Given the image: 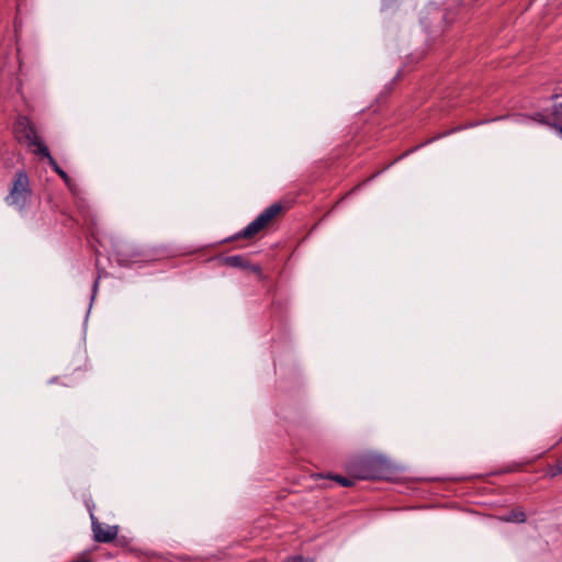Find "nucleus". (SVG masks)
<instances>
[{
    "label": "nucleus",
    "instance_id": "1",
    "mask_svg": "<svg viewBox=\"0 0 562 562\" xmlns=\"http://www.w3.org/2000/svg\"><path fill=\"white\" fill-rule=\"evenodd\" d=\"M347 472L357 480H383L391 473L387 461L379 456H357L347 463Z\"/></svg>",
    "mask_w": 562,
    "mask_h": 562
},
{
    "label": "nucleus",
    "instance_id": "2",
    "mask_svg": "<svg viewBox=\"0 0 562 562\" xmlns=\"http://www.w3.org/2000/svg\"><path fill=\"white\" fill-rule=\"evenodd\" d=\"M32 195L30 179L24 170H18L12 180L10 192L5 198L7 204L22 211Z\"/></svg>",
    "mask_w": 562,
    "mask_h": 562
},
{
    "label": "nucleus",
    "instance_id": "3",
    "mask_svg": "<svg viewBox=\"0 0 562 562\" xmlns=\"http://www.w3.org/2000/svg\"><path fill=\"white\" fill-rule=\"evenodd\" d=\"M283 206L280 203H273L263 210L251 223H249L244 229L238 232L232 237L235 239H249L259 234L261 231L267 228L274 218L281 215Z\"/></svg>",
    "mask_w": 562,
    "mask_h": 562
},
{
    "label": "nucleus",
    "instance_id": "4",
    "mask_svg": "<svg viewBox=\"0 0 562 562\" xmlns=\"http://www.w3.org/2000/svg\"><path fill=\"white\" fill-rule=\"evenodd\" d=\"M14 135L19 143L26 144L30 147H36L34 149L35 155H41L40 147L46 146L36 135L34 124L26 116H20L14 123Z\"/></svg>",
    "mask_w": 562,
    "mask_h": 562
},
{
    "label": "nucleus",
    "instance_id": "5",
    "mask_svg": "<svg viewBox=\"0 0 562 562\" xmlns=\"http://www.w3.org/2000/svg\"><path fill=\"white\" fill-rule=\"evenodd\" d=\"M90 516L94 541L99 543H110L116 539L119 526H104L92 514Z\"/></svg>",
    "mask_w": 562,
    "mask_h": 562
},
{
    "label": "nucleus",
    "instance_id": "6",
    "mask_svg": "<svg viewBox=\"0 0 562 562\" xmlns=\"http://www.w3.org/2000/svg\"><path fill=\"white\" fill-rule=\"evenodd\" d=\"M221 262L224 266L232 268H239L244 270H250L256 273L259 278H262V270L258 265H251L244 256L234 255L221 258Z\"/></svg>",
    "mask_w": 562,
    "mask_h": 562
},
{
    "label": "nucleus",
    "instance_id": "7",
    "mask_svg": "<svg viewBox=\"0 0 562 562\" xmlns=\"http://www.w3.org/2000/svg\"><path fill=\"white\" fill-rule=\"evenodd\" d=\"M117 262L121 266H130L143 259L144 254L140 249L131 246L122 247L116 251Z\"/></svg>",
    "mask_w": 562,
    "mask_h": 562
},
{
    "label": "nucleus",
    "instance_id": "8",
    "mask_svg": "<svg viewBox=\"0 0 562 562\" xmlns=\"http://www.w3.org/2000/svg\"><path fill=\"white\" fill-rule=\"evenodd\" d=\"M41 157L46 158L48 164L50 165L52 169L64 180L65 184H69L71 182L70 177L67 175L65 170H63L57 161L52 157L49 154L47 146H41L40 147Z\"/></svg>",
    "mask_w": 562,
    "mask_h": 562
},
{
    "label": "nucleus",
    "instance_id": "9",
    "mask_svg": "<svg viewBox=\"0 0 562 562\" xmlns=\"http://www.w3.org/2000/svg\"><path fill=\"white\" fill-rule=\"evenodd\" d=\"M499 519L505 522L521 524L526 521V514L520 507H517L512 509L508 514L501 516Z\"/></svg>",
    "mask_w": 562,
    "mask_h": 562
},
{
    "label": "nucleus",
    "instance_id": "10",
    "mask_svg": "<svg viewBox=\"0 0 562 562\" xmlns=\"http://www.w3.org/2000/svg\"><path fill=\"white\" fill-rule=\"evenodd\" d=\"M331 479L345 487L352 486L355 484V480H356L352 476L348 477V476H342V475H334V476H331Z\"/></svg>",
    "mask_w": 562,
    "mask_h": 562
},
{
    "label": "nucleus",
    "instance_id": "11",
    "mask_svg": "<svg viewBox=\"0 0 562 562\" xmlns=\"http://www.w3.org/2000/svg\"><path fill=\"white\" fill-rule=\"evenodd\" d=\"M562 474V459L559 460L553 467L549 470V475L551 477L558 476Z\"/></svg>",
    "mask_w": 562,
    "mask_h": 562
},
{
    "label": "nucleus",
    "instance_id": "12",
    "mask_svg": "<svg viewBox=\"0 0 562 562\" xmlns=\"http://www.w3.org/2000/svg\"><path fill=\"white\" fill-rule=\"evenodd\" d=\"M440 137H441V135H438L437 137H434V138L429 139L428 142H426V143H424V144H420V145H418V146H416V147H414V148H412V149L407 150V151H406V153H404L403 155L398 156V157L393 161V164H394V162H396V161H398V160H401L403 157H406L407 155H409L411 153H413V151H414V150H416L417 148H419V147H422V146H424V145H426V144H428V143L432 142L434 139L440 138ZM390 165H392V162H391Z\"/></svg>",
    "mask_w": 562,
    "mask_h": 562
},
{
    "label": "nucleus",
    "instance_id": "13",
    "mask_svg": "<svg viewBox=\"0 0 562 562\" xmlns=\"http://www.w3.org/2000/svg\"><path fill=\"white\" fill-rule=\"evenodd\" d=\"M552 113L557 119L562 117V103L553 105Z\"/></svg>",
    "mask_w": 562,
    "mask_h": 562
},
{
    "label": "nucleus",
    "instance_id": "14",
    "mask_svg": "<svg viewBox=\"0 0 562 562\" xmlns=\"http://www.w3.org/2000/svg\"><path fill=\"white\" fill-rule=\"evenodd\" d=\"M552 126L559 133V135L562 137V125L553 124Z\"/></svg>",
    "mask_w": 562,
    "mask_h": 562
},
{
    "label": "nucleus",
    "instance_id": "15",
    "mask_svg": "<svg viewBox=\"0 0 562 562\" xmlns=\"http://www.w3.org/2000/svg\"><path fill=\"white\" fill-rule=\"evenodd\" d=\"M66 186L68 187V189H69L72 193H75V192H76V186L74 184V182H72V181H71V182H69V184H66Z\"/></svg>",
    "mask_w": 562,
    "mask_h": 562
},
{
    "label": "nucleus",
    "instance_id": "16",
    "mask_svg": "<svg viewBox=\"0 0 562 562\" xmlns=\"http://www.w3.org/2000/svg\"><path fill=\"white\" fill-rule=\"evenodd\" d=\"M395 2H396V0H383V3L385 7H391Z\"/></svg>",
    "mask_w": 562,
    "mask_h": 562
},
{
    "label": "nucleus",
    "instance_id": "17",
    "mask_svg": "<svg viewBox=\"0 0 562 562\" xmlns=\"http://www.w3.org/2000/svg\"><path fill=\"white\" fill-rule=\"evenodd\" d=\"M380 173H381V171H379V172H376V173L372 175V176H371L369 179H367L363 183H366V182H368V181L372 180L373 178H375V177H376L378 175H380Z\"/></svg>",
    "mask_w": 562,
    "mask_h": 562
},
{
    "label": "nucleus",
    "instance_id": "18",
    "mask_svg": "<svg viewBox=\"0 0 562 562\" xmlns=\"http://www.w3.org/2000/svg\"><path fill=\"white\" fill-rule=\"evenodd\" d=\"M93 288H94V291H95L97 288H98V280L94 281Z\"/></svg>",
    "mask_w": 562,
    "mask_h": 562
},
{
    "label": "nucleus",
    "instance_id": "19",
    "mask_svg": "<svg viewBox=\"0 0 562 562\" xmlns=\"http://www.w3.org/2000/svg\"><path fill=\"white\" fill-rule=\"evenodd\" d=\"M537 116L539 117V121H540V122H543V120H542V115H541V114H537Z\"/></svg>",
    "mask_w": 562,
    "mask_h": 562
},
{
    "label": "nucleus",
    "instance_id": "20",
    "mask_svg": "<svg viewBox=\"0 0 562 562\" xmlns=\"http://www.w3.org/2000/svg\"><path fill=\"white\" fill-rule=\"evenodd\" d=\"M557 98H558V94H553V95L551 97V99H557Z\"/></svg>",
    "mask_w": 562,
    "mask_h": 562
},
{
    "label": "nucleus",
    "instance_id": "21",
    "mask_svg": "<svg viewBox=\"0 0 562 562\" xmlns=\"http://www.w3.org/2000/svg\"><path fill=\"white\" fill-rule=\"evenodd\" d=\"M391 165L386 166L384 169H381V172H384L386 168H389Z\"/></svg>",
    "mask_w": 562,
    "mask_h": 562
}]
</instances>
